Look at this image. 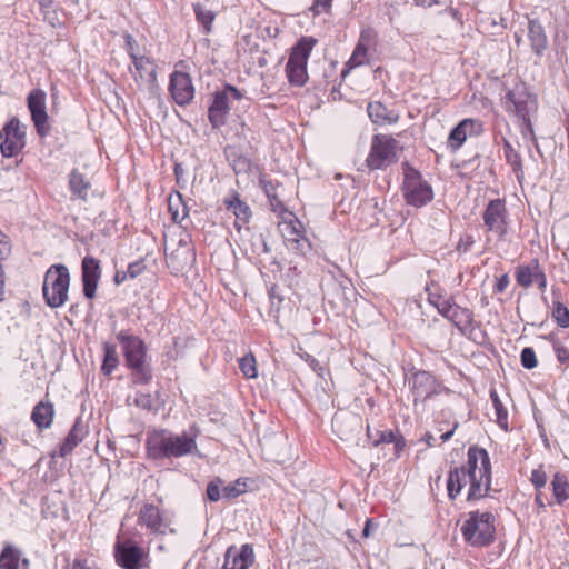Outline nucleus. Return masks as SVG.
<instances>
[{"mask_svg": "<svg viewBox=\"0 0 569 569\" xmlns=\"http://www.w3.org/2000/svg\"><path fill=\"white\" fill-rule=\"evenodd\" d=\"M54 417V408L51 402L40 401L37 403L31 412V420L39 430L48 429L51 427Z\"/></svg>", "mask_w": 569, "mask_h": 569, "instance_id": "obj_25", "label": "nucleus"}, {"mask_svg": "<svg viewBox=\"0 0 569 569\" xmlns=\"http://www.w3.org/2000/svg\"><path fill=\"white\" fill-rule=\"evenodd\" d=\"M553 497L558 505H562L569 498V482L563 473H556L551 481Z\"/></svg>", "mask_w": 569, "mask_h": 569, "instance_id": "obj_36", "label": "nucleus"}, {"mask_svg": "<svg viewBox=\"0 0 569 569\" xmlns=\"http://www.w3.org/2000/svg\"><path fill=\"white\" fill-rule=\"evenodd\" d=\"M317 43L312 37H302L293 46L286 64V73L291 86L302 87L308 80L307 62Z\"/></svg>", "mask_w": 569, "mask_h": 569, "instance_id": "obj_7", "label": "nucleus"}, {"mask_svg": "<svg viewBox=\"0 0 569 569\" xmlns=\"http://www.w3.org/2000/svg\"><path fill=\"white\" fill-rule=\"evenodd\" d=\"M305 360L309 363V366L312 368L313 371H316L318 375H321L322 367L320 366L319 361L315 359L312 356L306 353L303 357Z\"/></svg>", "mask_w": 569, "mask_h": 569, "instance_id": "obj_58", "label": "nucleus"}, {"mask_svg": "<svg viewBox=\"0 0 569 569\" xmlns=\"http://www.w3.org/2000/svg\"><path fill=\"white\" fill-rule=\"evenodd\" d=\"M376 433L378 438L373 440V446H378L379 443H392L396 440V437L399 435L392 430H376Z\"/></svg>", "mask_w": 569, "mask_h": 569, "instance_id": "obj_46", "label": "nucleus"}, {"mask_svg": "<svg viewBox=\"0 0 569 569\" xmlns=\"http://www.w3.org/2000/svg\"><path fill=\"white\" fill-rule=\"evenodd\" d=\"M447 319L453 323L460 333L465 335L468 330H470L475 320V316L471 309L463 308L455 303Z\"/></svg>", "mask_w": 569, "mask_h": 569, "instance_id": "obj_24", "label": "nucleus"}, {"mask_svg": "<svg viewBox=\"0 0 569 569\" xmlns=\"http://www.w3.org/2000/svg\"><path fill=\"white\" fill-rule=\"evenodd\" d=\"M331 3L332 0H315L310 7V11H312L315 16H319L321 13L328 12L331 8Z\"/></svg>", "mask_w": 569, "mask_h": 569, "instance_id": "obj_47", "label": "nucleus"}, {"mask_svg": "<svg viewBox=\"0 0 569 569\" xmlns=\"http://www.w3.org/2000/svg\"><path fill=\"white\" fill-rule=\"evenodd\" d=\"M136 405L146 410L153 409V399L149 393H139L136 398Z\"/></svg>", "mask_w": 569, "mask_h": 569, "instance_id": "obj_49", "label": "nucleus"}, {"mask_svg": "<svg viewBox=\"0 0 569 569\" xmlns=\"http://www.w3.org/2000/svg\"><path fill=\"white\" fill-rule=\"evenodd\" d=\"M552 318L559 327H569V309L559 300L553 301Z\"/></svg>", "mask_w": 569, "mask_h": 569, "instance_id": "obj_41", "label": "nucleus"}, {"mask_svg": "<svg viewBox=\"0 0 569 569\" xmlns=\"http://www.w3.org/2000/svg\"><path fill=\"white\" fill-rule=\"evenodd\" d=\"M132 63L136 69L133 78L139 87L143 84L151 93H154L159 88L157 83L156 62L149 57L140 56L134 57Z\"/></svg>", "mask_w": 569, "mask_h": 569, "instance_id": "obj_17", "label": "nucleus"}, {"mask_svg": "<svg viewBox=\"0 0 569 569\" xmlns=\"http://www.w3.org/2000/svg\"><path fill=\"white\" fill-rule=\"evenodd\" d=\"M490 399L492 401L496 416H497V423L505 430L508 429V411L502 405L498 392L496 389L490 390Z\"/></svg>", "mask_w": 569, "mask_h": 569, "instance_id": "obj_40", "label": "nucleus"}, {"mask_svg": "<svg viewBox=\"0 0 569 569\" xmlns=\"http://www.w3.org/2000/svg\"><path fill=\"white\" fill-rule=\"evenodd\" d=\"M224 206L228 211H231L234 214V227L240 231L251 218L252 213L250 207L240 199L239 193L237 192L224 199Z\"/></svg>", "mask_w": 569, "mask_h": 569, "instance_id": "obj_22", "label": "nucleus"}, {"mask_svg": "<svg viewBox=\"0 0 569 569\" xmlns=\"http://www.w3.org/2000/svg\"><path fill=\"white\" fill-rule=\"evenodd\" d=\"M179 256L183 257L184 264H190L194 261V253L190 248L178 250L174 254L171 256V259L177 258Z\"/></svg>", "mask_w": 569, "mask_h": 569, "instance_id": "obj_52", "label": "nucleus"}, {"mask_svg": "<svg viewBox=\"0 0 569 569\" xmlns=\"http://www.w3.org/2000/svg\"><path fill=\"white\" fill-rule=\"evenodd\" d=\"M169 211L174 222L181 223L188 217V208L179 192L169 197Z\"/></svg>", "mask_w": 569, "mask_h": 569, "instance_id": "obj_37", "label": "nucleus"}, {"mask_svg": "<svg viewBox=\"0 0 569 569\" xmlns=\"http://www.w3.org/2000/svg\"><path fill=\"white\" fill-rule=\"evenodd\" d=\"M302 226L301 223L295 219L290 220L289 222L283 223V236L286 240L295 244L292 248L296 250H303V243L306 242V238L303 237V232L301 230Z\"/></svg>", "mask_w": 569, "mask_h": 569, "instance_id": "obj_30", "label": "nucleus"}, {"mask_svg": "<svg viewBox=\"0 0 569 569\" xmlns=\"http://www.w3.org/2000/svg\"><path fill=\"white\" fill-rule=\"evenodd\" d=\"M70 287L69 269L61 263L52 264L44 273L42 295L50 308H60L68 300Z\"/></svg>", "mask_w": 569, "mask_h": 569, "instance_id": "obj_5", "label": "nucleus"}, {"mask_svg": "<svg viewBox=\"0 0 569 569\" xmlns=\"http://www.w3.org/2000/svg\"><path fill=\"white\" fill-rule=\"evenodd\" d=\"M138 523L144 526L153 535H164L167 525L163 521L160 509L147 503L139 512Z\"/></svg>", "mask_w": 569, "mask_h": 569, "instance_id": "obj_20", "label": "nucleus"}, {"mask_svg": "<svg viewBox=\"0 0 569 569\" xmlns=\"http://www.w3.org/2000/svg\"><path fill=\"white\" fill-rule=\"evenodd\" d=\"M520 361L523 368L533 369L537 367L538 361L536 357V352L532 348L526 347L521 350Z\"/></svg>", "mask_w": 569, "mask_h": 569, "instance_id": "obj_44", "label": "nucleus"}, {"mask_svg": "<svg viewBox=\"0 0 569 569\" xmlns=\"http://www.w3.org/2000/svg\"><path fill=\"white\" fill-rule=\"evenodd\" d=\"M463 540L471 547L483 548L495 541V516L491 512L471 511L461 527Z\"/></svg>", "mask_w": 569, "mask_h": 569, "instance_id": "obj_4", "label": "nucleus"}, {"mask_svg": "<svg viewBox=\"0 0 569 569\" xmlns=\"http://www.w3.org/2000/svg\"><path fill=\"white\" fill-rule=\"evenodd\" d=\"M248 490L247 480L239 478L222 487V496L224 499L231 500L246 493Z\"/></svg>", "mask_w": 569, "mask_h": 569, "instance_id": "obj_39", "label": "nucleus"}, {"mask_svg": "<svg viewBox=\"0 0 569 569\" xmlns=\"http://www.w3.org/2000/svg\"><path fill=\"white\" fill-rule=\"evenodd\" d=\"M119 365L117 346L110 342L103 343V361L101 371L106 376H110Z\"/></svg>", "mask_w": 569, "mask_h": 569, "instance_id": "obj_34", "label": "nucleus"}, {"mask_svg": "<svg viewBox=\"0 0 569 569\" xmlns=\"http://www.w3.org/2000/svg\"><path fill=\"white\" fill-rule=\"evenodd\" d=\"M116 338L121 345L126 363L131 370L132 381L148 385L152 380V370L147 362V346L143 340L128 330L119 331Z\"/></svg>", "mask_w": 569, "mask_h": 569, "instance_id": "obj_3", "label": "nucleus"}, {"mask_svg": "<svg viewBox=\"0 0 569 569\" xmlns=\"http://www.w3.org/2000/svg\"><path fill=\"white\" fill-rule=\"evenodd\" d=\"M402 150L399 141L386 134L372 137L370 152L367 157V166L371 170H381L398 161V154Z\"/></svg>", "mask_w": 569, "mask_h": 569, "instance_id": "obj_8", "label": "nucleus"}, {"mask_svg": "<svg viewBox=\"0 0 569 569\" xmlns=\"http://www.w3.org/2000/svg\"><path fill=\"white\" fill-rule=\"evenodd\" d=\"M535 281L538 283L539 289L541 291H545V289L547 287V277L541 268L537 272V277H536Z\"/></svg>", "mask_w": 569, "mask_h": 569, "instance_id": "obj_61", "label": "nucleus"}, {"mask_svg": "<svg viewBox=\"0 0 569 569\" xmlns=\"http://www.w3.org/2000/svg\"><path fill=\"white\" fill-rule=\"evenodd\" d=\"M169 91L179 106H187L194 97V88L191 77L181 71H174L170 76Z\"/></svg>", "mask_w": 569, "mask_h": 569, "instance_id": "obj_18", "label": "nucleus"}, {"mask_svg": "<svg viewBox=\"0 0 569 569\" xmlns=\"http://www.w3.org/2000/svg\"><path fill=\"white\" fill-rule=\"evenodd\" d=\"M100 277V261L92 256H86L81 263V279L86 298L92 299L96 296Z\"/></svg>", "mask_w": 569, "mask_h": 569, "instance_id": "obj_19", "label": "nucleus"}, {"mask_svg": "<svg viewBox=\"0 0 569 569\" xmlns=\"http://www.w3.org/2000/svg\"><path fill=\"white\" fill-rule=\"evenodd\" d=\"M333 428L340 435L341 439H348L349 435L347 430L343 429V426L350 428V431L356 429H361V419L355 415H336L332 419Z\"/></svg>", "mask_w": 569, "mask_h": 569, "instance_id": "obj_32", "label": "nucleus"}, {"mask_svg": "<svg viewBox=\"0 0 569 569\" xmlns=\"http://www.w3.org/2000/svg\"><path fill=\"white\" fill-rule=\"evenodd\" d=\"M197 433H174L168 429L153 430L147 435L146 452L149 459L181 458L198 452Z\"/></svg>", "mask_w": 569, "mask_h": 569, "instance_id": "obj_2", "label": "nucleus"}, {"mask_svg": "<svg viewBox=\"0 0 569 569\" xmlns=\"http://www.w3.org/2000/svg\"><path fill=\"white\" fill-rule=\"evenodd\" d=\"M395 445V455L396 457H400V452L405 449L406 447V440L405 438L401 436V435H398L396 437V440L392 442Z\"/></svg>", "mask_w": 569, "mask_h": 569, "instance_id": "obj_59", "label": "nucleus"}, {"mask_svg": "<svg viewBox=\"0 0 569 569\" xmlns=\"http://www.w3.org/2000/svg\"><path fill=\"white\" fill-rule=\"evenodd\" d=\"M223 480L219 477L211 480L207 486V497L211 502H216L223 498L222 496Z\"/></svg>", "mask_w": 569, "mask_h": 569, "instance_id": "obj_43", "label": "nucleus"}, {"mask_svg": "<svg viewBox=\"0 0 569 569\" xmlns=\"http://www.w3.org/2000/svg\"><path fill=\"white\" fill-rule=\"evenodd\" d=\"M539 269L540 266L537 259H533L530 264L518 267L515 273L517 283L523 288H529L535 282Z\"/></svg>", "mask_w": 569, "mask_h": 569, "instance_id": "obj_31", "label": "nucleus"}, {"mask_svg": "<svg viewBox=\"0 0 569 569\" xmlns=\"http://www.w3.org/2000/svg\"><path fill=\"white\" fill-rule=\"evenodd\" d=\"M503 153L507 163L511 166L518 181H520L523 178L521 156L515 150L508 140H503Z\"/></svg>", "mask_w": 569, "mask_h": 569, "instance_id": "obj_35", "label": "nucleus"}, {"mask_svg": "<svg viewBox=\"0 0 569 569\" xmlns=\"http://www.w3.org/2000/svg\"><path fill=\"white\" fill-rule=\"evenodd\" d=\"M239 368L248 379H252L258 376L256 358L252 353L246 355L239 359Z\"/></svg>", "mask_w": 569, "mask_h": 569, "instance_id": "obj_42", "label": "nucleus"}, {"mask_svg": "<svg viewBox=\"0 0 569 569\" xmlns=\"http://www.w3.org/2000/svg\"><path fill=\"white\" fill-rule=\"evenodd\" d=\"M127 278H129L127 271L118 270L113 277V281L116 284H121L127 280Z\"/></svg>", "mask_w": 569, "mask_h": 569, "instance_id": "obj_63", "label": "nucleus"}, {"mask_svg": "<svg viewBox=\"0 0 569 569\" xmlns=\"http://www.w3.org/2000/svg\"><path fill=\"white\" fill-rule=\"evenodd\" d=\"M124 39H126L127 52H128L131 61H133L134 57H140L139 54L136 53L137 42L131 34H127Z\"/></svg>", "mask_w": 569, "mask_h": 569, "instance_id": "obj_53", "label": "nucleus"}, {"mask_svg": "<svg viewBox=\"0 0 569 569\" xmlns=\"http://www.w3.org/2000/svg\"><path fill=\"white\" fill-rule=\"evenodd\" d=\"M483 223L489 232L503 239L508 233V210L502 199H492L482 213Z\"/></svg>", "mask_w": 569, "mask_h": 569, "instance_id": "obj_11", "label": "nucleus"}, {"mask_svg": "<svg viewBox=\"0 0 569 569\" xmlns=\"http://www.w3.org/2000/svg\"><path fill=\"white\" fill-rule=\"evenodd\" d=\"M409 388L413 395V403L425 401L438 393V382L436 378L428 371L419 370L409 378Z\"/></svg>", "mask_w": 569, "mask_h": 569, "instance_id": "obj_15", "label": "nucleus"}, {"mask_svg": "<svg viewBox=\"0 0 569 569\" xmlns=\"http://www.w3.org/2000/svg\"><path fill=\"white\" fill-rule=\"evenodd\" d=\"M367 112L371 121L376 124L396 123L399 119V116L393 110H389L380 101L369 102Z\"/></svg>", "mask_w": 569, "mask_h": 569, "instance_id": "obj_28", "label": "nucleus"}, {"mask_svg": "<svg viewBox=\"0 0 569 569\" xmlns=\"http://www.w3.org/2000/svg\"><path fill=\"white\" fill-rule=\"evenodd\" d=\"M68 187L74 198L86 201L91 183L79 169L74 168L69 173Z\"/></svg>", "mask_w": 569, "mask_h": 569, "instance_id": "obj_27", "label": "nucleus"}, {"mask_svg": "<svg viewBox=\"0 0 569 569\" xmlns=\"http://www.w3.org/2000/svg\"><path fill=\"white\" fill-rule=\"evenodd\" d=\"M10 253V243L8 237L3 234L0 237V260L4 259Z\"/></svg>", "mask_w": 569, "mask_h": 569, "instance_id": "obj_56", "label": "nucleus"}, {"mask_svg": "<svg viewBox=\"0 0 569 569\" xmlns=\"http://www.w3.org/2000/svg\"><path fill=\"white\" fill-rule=\"evenodd\" d=\"M476 123L477 122L472 119L461 120L451 129L448 138V146L452 150H458L466 141L468 134L472 133Z\"/></svg>", "mask_w": 569, "mask_h": 569, "instance_id": "obj_26", "label": "nucleus"}, {"mask_svg": "<svg viewBox=\"0 0 569 569\" xmlns=\"http://www.w3.org/2000/svg\"><path fill=\"white\" fill-rule=\"evenodd\" d=\"M505 106L508 111H513L518 117L525 119L528 114L525 90H509L505 97Z\"/></svg>", "mask_w": 569, "mask_h": 569, "instance_id": "obj_29", "label": "nucleus"}, {"mask_svg": "<svg viewBox=\"0 0 569 569\" xmlns=\"http://www.w3.org/2000/svg\"><path fill=\"white\" fill-rule=\"evenodd\" d=\"M455 299L452 296H448L443 301L436 303V309L438 312L447 319L448 315L450 313L451 308L455 305Z\"/></svg>", "mask_w": 569, "mask_h": 569, "instance_id": "obj_48", "label": "nucleus"}, {"mask_svg": "<svg viewBox=\"0 0 569 569\" xmlns=\"http://www.w3.org/2000/svg\"><path fill=\"white\" fill-rule=\"evenodd\" d=\"M528 39L530 41L531 50L536 56L541 57L548 47V39L545 28L538 20H529Z\"/></svg>", "mask_w": 569, "mask_h": 569, "instance_id": "obj_23", "label": "nucleus"}, {"mask_svg": "<svg viewBox=\"0 0 569 569\" xmlns=\"http://www.w3.org/2000/svg\"><path fill=\"white\" fill-rule=\"evenodd\" d=\"M530 480H531L533 487L536 488V490L539 491L547 483L546 472L542 469H540V468L539 469H535L531 472Z\"/></svg>", "mask_w": 569, "mask_h": 569, "instance_id": "obj_45", "label": "nucleus"}, {"mask_svg": "<svg viewBox=\"0 0 569 569\" xmlns=\"http://www.w3.org/2000/svg\"><path fill=\"white\" fill-rule=\"evenodd\" d=\"M377 32L373 28L368 27L361 30L358 43L346 63V68L341 74L345 77L351 69L368 63V51L377 42Z\"/></svg>", "mask_w": 569, "mask_h": 569, "instance_id": "obj_14", "label": "nucleus"}, {"mask_svg": "<svg viewBox=\"0 0 569 569\" xmlns=\"http://www.w3.org/2000/svg\"><path fill=\"white\" fill-rule=\"evenodd\" d=\"M20 559L21 551L8 543L0 552V569H19Z\"/></svg>", "mask_w": 569, "mask_h": 569, "instance_id": "obj_33", "label": "nucleus"}, {"mask_svg": "<svg viewBox=\"0 0 569 569\" xmlns=\"http://www.w3.org/2000/svg\"><path fill=\"white\" fill-rule=\"evenodd\" d=\"M144 269L146 264L143 263V261H134L132 263H129L127 268L128 277L134 279L138 276H140L144 271Z\"/></svg>", "mask_w": 569, "mask_h": 569, "instance_id": "obj_50", "label": "nucleus"}, {"mask_svg": "<svg viewBox=\"0 0 569 569\" xmlns=\"http://www.w3.org/2000/svg\"><path fill=\"white\" fill-rule=\"evenodd\" d=\"M249 167L250 164L246 158H239L233 161V170L237 174L240 172H247Z\"/></svg>", "mask_w": 569, "mask_h": 569, "instance_id": "obj_55", "label": "nucleus"}, {"mask_svg": "<svg viewBox=\"0 0 569 569\" xmlns=\"http://www.w3.org/2000/svg\"><path fill=\"white\" fill-rule=\"evenodd\" d=\"M243 97V92L232 84H224L222 90L216 91L208 109V118L212 128L219 129L224 126L231 109V101L241 100Z\"/></svg>", "mask_w": 569, "mask_h": 569, "instance_id": "obj_9", "label": "nucleus"}, {"mask_svg": "<svg viewBox=\"0 0 569 569\" xmlns=\"http://www.w3.org/2000/svg\"><path fill=\"white\" fill-rule=\"evenodd\" d=\"M88 433V428L86 423L82 421L81 417H78L76 421L73 422L70 431L68 432L67 437L64 438L63 442L59 447L58 455L61 458H66L69 456L73 449L82 442L86 435Z\"/></svg>", "mask_w": 569, "mask_h": 569, "instance_id": "obj_21", "label": "nucleus"}, {"mask_svg": "<svg viewBox=\"0 0 569 569\" xmlns=\"http://www.w3.org/2000/svg\"><path fill=\"white\" fill-rule=\"evenodd\" d=\"M4 270H3V267L2 264L0 263V302L4 300V296H6V290H4V286H6V281H4Z\"/></svg>", "mask_w": 569, "mask_h": 569, "instance_id": "obj_62", "label": "nucleus"}, {"mask_svg": "<svg viewBox=\"0 0 569 569\" xmlns=\"http://www.w3.org/2000/svg\"><path fill=\"white\" fill-rule=\"evenodd\" d=\"M71 569H91V567L88 566L86 560L74 559Z\"/></svg>", "mask_w": 569, "mask_h": 569, "instance_id": "obj_64", "label": "nucleus"}, {"mask_svg": "<svg viewBox=\"0 0 569 569\" xmlns=\"http://www.w3.org/2000/svg\"><path fill=\"white\" fill-rule=\"evenodd\" d=\"M401 168L403 172L402 192L406 202L416 208L430 203L433 199L431 184L408 161L402 162Z\"/></svg>", "mask_w": 569, "mask_h": 569, "instance_id": "obj_6", "label": "nucleus"}, {"mask_svg": "<svg viewBox=\"0 0 569 569\" xmlns=\"http://www.w3.org/2000/svg\"><path fill=\"white\" fill-rule=\"evenodd\" d=\"M114 559L122 569L148 568L149 553L132 539L117 540L113 548Z\"/></svg>", "mask_w": 569, "mask_h": 569, "instance_id": "obj_10", "label": "nucleus"}, {"mask_svg": "<svg viewBox=\"0 0 569 569\" xmlns=\"http://www.w3.org/2000/svg\"><path fill=\"white\" fill-rule=\"evenodd\" d=\"M0 151L3 157L17 156L24 147V132L18 118H11L0 131Z\"/></svg>", "mask_w": 569, "mask_h": 569, "instance_id": "obj_12", "label": "nucleus"}, {"mask_svg": "<svg viewBox=\"0 0 569 569\" xmlns=\"http://www.w3.org/2000/svg\"><path fill=\"white\" fill-rule=\"evenodd\" d=\"M509 283H510V279L507 273L500 276L499 278H497V282L495 284V291L498 293H502L507 289Z\"/></svg>", "mask_w": 569, "mask_h": 569, "instance_id": "obj_54", "label": "nucleus"}, {"mask_svg": "<svg viewBox=\"0 0 569 569\" xmlns=\"http://www.w3.org/2000/svg\"><path fill=\"white\" fill-rule=\"evenodd\" d=\"M193 11L197 21L203 27L204 33H210L212 23L216 19V13L200 3L193 4Z\"/></svg>", "mask_w": 569, "mask_h": 569, "instance_id": "obj_38", "label": "nucleus"}, {"mask_svg": "<svg viewBox=\"0 0 569 569\" xmlns=\"http://www.w3.org/2000/svg\"><path fill=\"white\" fill-rule=\"evenodd\" d=\"M473 243H475L473 237L471 234H465L463 237L460 238V240L457 244V250L467 252L470 250V248L473 246Z\"/></svg>", "mask_w": 569, "mask_h": 569, "instance_id": "obj_51", "label": "nucleus"}, {"mask_svg": "<svg viewBox=\"0 0 569 569\" xmlns=\"http://www.w3.org/2000/svg\"><path fill=\"white\" fill-rule=\"evenodd\" d=\"M269 298H270L272 308H274L276 305L279 306L282 302V297L277 292V287L276 286L270 288V290H269Z\"/></svg>", "mask_w": 569, "mask_h": 569, "instance_id": "obj_57", "label": "nucleus"}, {"mask_svg": "<svg viewBox=\"0 0 569 569\" xmlns=\"http://www.w3.org/2000/svg\"><path fill=\"white\" fill-rule=\"evenodd\" d=\"M469 485L467 501L480 500L488 496L491 488V462L486 449L471 446L467 461L460 467L450 468L447 479V492L455 500Z\"/></svg>", "mask_w": 569, "mask_h": 569, "instance_id": "obj_1", "label": "nucleus"}, {"mask_svg": "<svg viewBox=\"0 0 569 569\" xmlns=\"http://www.w3.org/2000/svg\"><path fill=\"white\" fill-rule=\"evenodd\" d=\"M427 291H428V301L435 308H436V303H439V302L443 301L447 298V297L442 296L441 293L429 291L428 288H427Z\"/></svg>", "mask_w": 569, "mask_h": 569, "instance_id": "obj_60", "label": "nucleus"}, {"mask_svg": "<svg viewBox=\"0 0 569 569\" xmlns=\"http://www.w3.org/2000/svg\"><path fill=\"white\" fill-rule=\"evenodd\" d=\"M27 104L37 133L40 137H46L50 132L46 111V92L41 89L32 90L28 94Z\"/></svg>", "mask_w": 569, "mask_h": 569, "instance_id": "obj_13", "label": "nucleus"}, {"mask_svg": "<svg viewBox=\"0 0 569 569\" xmlns=\"http://www.w3.org/2000/svg\"><path fill=\"white\" fill-rule=\"evenodd\" d=\"M256 560L253 547L244 543L241 547L229 546L223 555V565L219 569H249Z\"/></svg>", "mask_w": 569, "mask_h": 569, "instance_id": "obj_16", "label": "nucleus"}]
</instances>
